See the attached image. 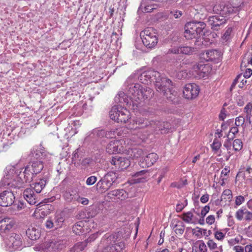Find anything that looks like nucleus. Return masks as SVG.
<instances>
[{"label":"nucleus","mask_w":252,"mask_h":252,"mask_svg":"<svg viewBox=\"0 0 252 252\" xmlns=\"http://www.w3.org/2000/svg\"><path fill=\"white\" fill-rule=\"evenodd\" d=\"M101 243L105 246L101 252H121L125 248V243L118 240L117 234H106L101 240Z\"/></svg>","instance_id":"1"},{"label":"nucleus","mask_w":252,"mask_h":252,"mask_svg":"<svg viewBox=\"0 0 252 252\" xmlns=\"http://www.w3.org/2000/svg\"><path fill=\"white\" fill-rule=\"evenodd\" d=\"M47 183L46 178L39 179L35 183L31 185V188L26 189L24 192L23 196L24 198L30 205H35L37 203V194L34 193L33 189L36 193L41 192L43 189L45 187Z\"/></svg>","instance_id":"2"},{"label":"nucleus","mask_w":252,"mask_h":252,"mask_svg":"<svg viewBox=\"0 0 252 252\" xmlns=\"http://www.w3.org/2000/svg\"><path fill=\"white\" fill-rule=\"evenodd\" d=\"M206 24L203 22H192L185 26L184 36L187 40H192L203 36L205 33Z\"/></svg>","instance_id":"3"},{"label":"nucleus","mask_w":252,"mask_h":252,"mask_svg":"<svg viewBox=\"0 0 252 252\" xmlns=\"http://www.w3.org/2000/svg\"><path fill=\"white\" fill-rule=\"evenodd\" d=\"M44 167L43 161L39 160L31 161L25 168L24 171L21 174L23 176V182L30 183L35 176L41 172Z\"/></svg>","instance_id":"4"},{"label":"nucleus","mask_w":252,"mask_h":252,"mask_svg":"<svg viewBox=\"0 0 252 252\" xmlns=\"http://www.w3.org/2000/svg\"><path fill=\"white\" fill-rule=\"evenodd\" d=\"M118 174L113 171H110L105 174L97 183L96 188L100 192L107 191L118 179Z\"/></svg>","instance_id":"5"},{"label":"nucleus","mask_w":252,"mask_h":252,"mask_svg":"<svg viewBox=\"0 0 252 252\" xmlns=\"http://www.w3.org/2000/svg\"><path fill=\"white\" fill-rule=\"evenodd\" d=\"M140 37L145 46L148 48H154L158 42L155 29L151 27L146 28L140 32Z\"/></svg>","instance_id":"6"},{"label":"nucleus","mask_w":252,"mask_h":252,"mask_svg":"<svg viewBox=\"0 0 252 252\" xmlns=\"http://www.w3.org/2000/svg\"><path fill=\"white\" fill-rule=\"evenodd\" d=\"M158 76V72L153 69L144 71L140 74L135 73L130 75L127 79V83L130 82L132 79H138L140 82L144 84H150L152 82H155L156 77Z\"/></svg>","instance_id":"7"},{"label":"nucleus","mask_w":252,"mask_h":252,"mask_svg":"<svg viewBox=\"0 0 252 252\" xmlns=\"http://www.w3.org/2000/svg\"><path fill=\"white\" fill-rule=\"evenodd\" d=\"M135 80L132 79V81L127 83L126 81V90L127 92V94L132 100V106L133 107H138L139 106V96L141 91V86L139 84L134 83Z\"/></svg>","instance_id":"8"},{"label":"nucleus","mask_w":252,"mask_h":252,"mask_svg":"<svg viewBox=\"0 0 252 252\" xmlns=\"http://www.w3.org/2000/svg\"><path fill=\"white\" fill-rule=\"evenodd\" d=\"M211 70V68L208 64L198 63L192 66L189 73L194 78L200 79L207 76Z\"/></svg>","instance_id":"9"},{"label":"nucleus","mask_w":252,"mask_h":252,"mask_svg":"<svg viewBox=\"0 0 252 252\" xmlns=\"http://www.w3.org/2000/svg\"><path fill=\"white\" fill-rule=\"evenodd\" d=\"M154 84L156 90L160 93L164 91H167L173 86L172 81L165 75L161 74L159 72L158 76L156 78Z\"/></svg>","instance_id":"10"},{"label":"nucleus","mask_w":252,"mask_h":252,"mask_svg":"<svg viewBox=\"0 0 252 252\" xmlns=\"http://www.w3.org/2000/svg\"><path fill=\"white\" fill-rule=\"evenodd\" d=\"M5 244L9 252L21 250L22 248L21 236L14 233H11L5 240Z\"/></svg>","instance_id":"11"},{"label":"nucleus","mask_w":252,"mask_h":252,"mask_svg":"<svg viewBox=\"0 0 252 252\" xmlns=\"http://www.w3.org/2000/svg\"><path fill=\"white\" fill-rule=\"evenodd\" d=\"M4 177L0 182V186L12 187L13 185L12 182L17 177L14 167L11 166L7 167L4 170Z\"/></svg>","instance_id":"12"},{"label":"nucleus","mask_w":252,"mask_h":252,"mask_svg":"<svg viewBox=\"0 0 252 252\" xmlns=\"http://www.w3.org/2000/svg\"><path fill=\"white\" fill-rule=\"evenodd\" d=\"M199 86L194 83L187 84L183 90V95L188 99H192L195 98L199 93Z\"/></svg>","instance_id":"13"},{"label":"nucleus","mask_w":252,"mask_h":252,"mask_svg":"<svg viewBox=\"0 0 252 252\" xmlns=\"http://www.w3.org/2000/svg\"><path fill=\"white\" fill-rule=\"evenodd\" d=\"M15 197L12 191L6 190L0 193V206L8 207L12 205Z\"/></svg>","instance_id":"14"},{"label":"nucleus","mask_w":252,"mask_h":252,"mask_svg":"<svg viewBox=\"0 0 252 252\" xmlns=\"http://www.w3.org/2000/svg\"><path fill=\"white\" fill-rule=\"evenodd\" d=\"M207 20L208 24L213 30H218L219 27L225 24L226 21L223 16L221 15L209 16Z\"/></svg>","instance_id":"15"},{"label":"nucleus","mask_w":252,"mask_h":252,"mask_svg":"<svg viewBox=\"0 0 252 252\" xmlns=\"http://www.w3.org/2000/svg\"><path fill=\"white\" fill-rule=\"evenodd\" d=\"M13 220L9 218H0V234L3 236L9 232L14 226Z\"/></svg>","instance_id":"16"},{"label":"nucleus","mask_w":252,"mask_h":252,"mask_svg":"<svg viewBox=\"0 0 252 252\" xmlns=\"http://www.w3.org/2000/svg\"><path fill=\"white\" fill-rule=\"evenodd\" d=\"M115 101L117 103H120L122 106L132 105V100L127 94L125 93L120 92L115 97Z\"/></svg>","instance_id":"17"},{"label":"nucleus","mask_w":252,"mask_h":252,"mask_svg":"<svg viewBox=\"0 0 252 252\" xmlns=\"http://www.w3.org/2000/svg\"><path fill=\"white\" fill-rule=\"evenodd\" d=\"M107 197L112 199L123 200L128 197V193L123 189H115L109 192Z\"/></svg>","instance_id":"18"},{"label":"nucleus","mask_w":252,"mask_h":252,"mask_svg":"<svg viewBox=\"0 0 252 252\" xmlns=\"http://www.w3.org/2000/svg\"><path fill=\"white\" fill-rule=\"evenodd\" d=\"M158 155L155 153H152L147 155L144 159L140 160V165L143 167H150L154 164L158 159Z\"/></svg>","instance_id":"19"},{"label":"nucleus","mask_w":252,"mask_h":252,"mask_svg":"<svg viewBox=\"0 0 252 252\" xmlns=\"http://www.w3.org/2000/svg\"><path fill=\"white\" fill-rule=\"evenodd\" d=\"M163 95L166 97L169 102L176 104L179 103V98L178 93L172 89V87L162 92Z\"/></svg>","instance_id":"20"},{"label":"nucleus","mask_w":252,"mask_h":252,"mask_svg":"<svg viewBox=\"0 0 252 252\" xmlns=\"http://www.w3.org/2000/svg\"><path fill=\"white\" fill-rule=\"evenodd\" d=\"M139 105L141 102L144 100H150L153 98L154 95V91L150 88L145 87L144 88H141L140 94H139Z\"/></svg>","instance_id":"21"},{"label":"nucleus","mask_w":252,"mask_h":252,"mask_svg":"<svg viewBox=\"0 0 252 252\" xmlns=\"http://www.w3.org/2000/svg\"><path fill=\"white\" fill-rule=\"evenodd\" d=\"M159 6L158 3H148L146 4L145 0H142L141 4L138 8V12L140 11L143 13L151 12L154 10L157 9Z\"/></svg>","instance_id":"22"},{"label":"nucleus","mask_w":252,"mask_h":252,"mask_svg":"<svg viewBox=\"0 0 252 252\" xmlns=\"http://www.w3.org/2000/svg\"><path fill=\"white\" fill-rule=\"evenodd\" d=\"M106 151L110 154L119 153L123 152L122 146L119 141H111L106 147Z\"/></svg>","instance_id":"23"},{"label":"nucleus","mask_w":252,"mask_h":252,"mask_svg":"<svg viewBox=\"0 0 252 252\" xmlns=\"http://www.w3.org/2000/svg\"><path fill=\"white\" fill-rule=\"evenodd\" d=\"M151 132L154 131H161V132H166L168 127H165V125H168V123L166 122H159L152 121L151 123Z\"/></svg>","instance_id":"24"},{"label":"nucleus","mask_w":252,"mask_h":252,"mask_svg":"<svg viewBox=\"0 0 252 252\" xmlns=\"http://www.w3.org/2000/svg\"><path fill=\"white\" fill-rule=\"evenodd\" d=\"M64 199L68 202H74L79 198V193L74 189H68L63 193Z\"/></svg>","instance_id":"25"},{"label":"nucleus","mask_w":252,"mask_h":252,"mask_svg":"<svg viewBox=\"0 0 252 252\" xmlns=\"http://www.w3.org/2000/svg\"><path fill=\"white\" fill-rule=\"evenodd\" d=\"M120 110L117 117V123H126L129 119V112L126 108H124V107L120 106Z\"/></svg>","instance_id":"26"},{"label":"nucleus","mask_w":252,"mask_h":252,"mask_svg":"<svg viewBox=\"0 0 252 252\" xmlns=\"http://www.w3.org/2000/svg\"><path fill=\"white\" fill-rule=\"evenodd\" d=\"M134 123L137 125L135 128H143L148 127L150 129V131L151 130L152 121H150L143 118H138L134 120Z\"/></svg>","instance_id":"27"},{"label":"nucleus","mask_w":252,"mask_h":252,"mask_svg":"<svg viewBox=\"0 0 252 252\" xmlns=\"http://www.w3.org/2000/svg\"><path fill=\"white\" fill-rule=\"evenodd\" d=\"M26 235L32 240H36L40 237V230L34 227L29 228L26 230Z\"/></svg>","instance_id":"28"},{"label":"nucleus","mask_w":252,"mask_h":252,"mask_svg":"<svg viewBox=\"0 0 252 252\" xmlns=\"http://www.w3.org/2000/svg\"><path fill=\"white\" fill-rule=\"evenodd\" d=\"M203 56L206 61H215L219 58V54L216 50H207Z\"/></svg>","instance_id":"29"},{"label":"nucleus","mask_w":252,"mask_h":252,"mask_svg":"<svg viewBox=\"0 0 252 252\" xmlns=\"http://www.w3.org/2000/svg\"><path fill=\"white\" fill-rule=\"evenodd\" d=\"M106 131L103 129L95 128L93 130L90 136L91 138L99 139L105 137Z\"/></svg>","instance_id":"30"},{"label":"nucleus","mask_w":252,"mask_h":252,"mask_svg":"<svg viewBox=\"0 0 252 252\" xmlns=\"http://www.w3.org/2000/svg\"><path fill=\"white\" fill-rule=\"evenodd\" d=\"M234 12L237 13L244 6L243 0H231V3H229Z\"/></svg>","instance_id":"31"},{"label":"nucleus","mask_w":252,"mask_h":252,"mask_svg":"<svg viewBox=\"0 0 252 252\" xmlns=\"http://www.w3.org/2000/svg\"><path fill=\"white\" fill-rule=\"evenodd\" d=\"M234 14L236 13L234 12V9L232 8L230 4H223L221 16H223V17L225 18V17H227V16Z\"/></svg>","instance_id":"32"},{"label":"nucleus","mask_w":252,"mask_h":252,"mask_svg":"<svg viewBox=\"0 0 252 252\" xmlns=\"http://www.w3.org/2000/svg\"><path fill=\"white\" fill-rule=\"evenodd\" d=\"M65 220L64 215L63 213L57 214L55 217V229L61 228Z\"/></svg>","instance_id":"33"},{"label":"nucleus","mask_w":252,"mask_h":252,"mask_svg":"<svg viewBox=\"0 0 252 252\" xmlns=\"http://www.w3.org/2000/svg\"><path fill=\"white\" fill-rule=\"evenodd\" d=\"M244 112L246 113V119L250 124L252 123V103L249 102L244 108Z\"/></svg>","instance_id":"34"},{"label":"nucleus","mask_w":252,"mask_h":252,"mask_svg":"<svg viewBox=\"0 0 252 252\" xmlns=\"http://www.w3.org/2000/svg\"><path fill=\"white\" fill-rule=\"evenodd\" d=\"M87 246V242H81L75 244L70 249V252H80Z\"/></svg>","instance_id":"35"},{"label":"nucleus","mask_w":252,"mask_h":252,"mask_svg":"<svg viewBox=\"0 0 252 252\" xmlns=\"http://www.w3.org/2000/svg\"><path fill=\"white\" fill-rule=\"evenodd\" d=\"M192 233L197 237L201 238L202 235L208 237L212 233V232L211 230H209L208 234H206V229L196 227V229H192Z\"/></svg>","instance_id":"36"},{"label":"nucleus","mask_w":252,"mask_h":252,"mask_svg":"<svg viewBox=\"0 0 252 252\" xmlns=\"http://www.w3.org/2000/svg\"><path fill=\"white\" fill-rule=\"evenodd\" d=\"M128 152L130 157L133 159L138 158L143 155L142 150L138 148L131 149Z\"/></svg>","instance_id":"37"},{"label":"nucleus","mask_w":252,"mask_h":252,"mask_svg":"<svg viewBox=\"0 0 252 252\" xmlns=\"http://www.w3.org/2000/svg\"><path fill=\"white\" fill-rule=\"evenodd\" d=\"M43 249L47 251V252H51L56 249L55 247V243L53 241H46L41 246Z\"/></svg>","instance_id":"38"},{"label":"nucleus","mask_w":252,"mask_h":252,"mask_svg":"<svg viewBox=\"0 0 252 252\" xmlns=\"http://www.w3.org/2000/svg\"><path fill=\"white\" fill-rule=\"evenodd\" d=\"M120 106L115 105L112 107L111 110L109 112V116L111 119L114 120L115 122L117 121V117L119 115L120 111Z\"/></svg>","instance_id":"39"},{"label":"nucleus","mask_w":252,"mask_h":252,"mask_svg":"<svg viewBox=\"0 0 252 252\" xmlns=\"http://www.w3.org/2000/svg\"><path fill=\"white\" fill-rule=\"evenodd\" d=\"M133 176L139 178L140 180H145L150 176V172L148 170L144 169L135 172Z\"/></svg>","instance_id":"40"},{"label":"nucleus","mask_w":252,"mask_h":252,"mask_svg":"<svg viewBox=\"0 0 252 252\" xmlns=\"http://www.w3.org/2000/svg\"><path fill=\"white\" fill-rule=\"evenodd\" d=\"M83 222L79 221L75 223L72 227V231L76 235H80L84 232L83 228Z\"/></svg>","instance_id":"41"},{"label":"nucleus","mask_w":252,"mask_h":252,"mask_svg":"<svg viewBox=\"0 0 252 252\" xmlns=\"http://www.w3.org/2000/svg\"><path fill=\"white\" fill-rule=\"evenodd\" d=\"M196 50H194V47L189 46H181L180 54L185 55H191Z\"/></svg>","instance_id":"42"},{"label":"nucleus","mask_w":252,"mask_h":252,"mask_svg":"<svg viewBox=\"0 0 252 252\" xmlns=\"http://www.w3.org/2000/svg\"><path fill=\"white\" fill-rule=\"evenodd\" d=\"M232 31L233 29L232 27L227 28L221 37L222 40L223 42H227L231 39Z\"/></svg>","instance_id":"43"},{"label":"nucleus","mask_w":252,"mask_h":252,"mask_svg":"<svg viewBox=\"0 0 252 252\" xmlns=\"http://www.w3.org/2000/svg\"><path fill=\"white\" fill-rule=\"evenodd\" d=\"M232 198L231 191L230 189H225L221 196V200H225L230 201Z\"/></svg>","instance_id":"44"},{"label":"nucleus","mask_w":252,"mask_h":252,"mask_svg":"<svg viewBox=\"0 0 252 252\" xmlns=\"http://www.w3.org/2000/svg\"><path fill=\"white\" fill-rule=\"evenodd\" d=\"M121 131L120 128H117L116 130H111L110 131H106L105 137L107 138H113L116 137L117 135H119Z\"/></svg>","instance_id":"45"},{"label":"nucleus","mask_w":252,"mask_h":252,"mask_svg":"<svg viewBox=\"0 0 252 252\" xmlns=\"http://www.w3.org/2000/svg\"><path fill=\"white\" fill-rule=\"evenodd\" d=\"M183 217L182 218L183 220L187 223H192L193 215L191 212H188L184 213L183 214Z\"/></svg>","instance_id":"46"},{"label":"nucleus","mask_w":252,"mask_h":252,"mask_svg":"<svg viewBox=\"0 0 252 252\" xmlns=\"http://www.w3.org/2000/svg\"><path fill=\"white\" fill-rule=\"evenodd\" d=\"M233 147L235 151H239L243 147V142L241 139H236L234 140L233 143Z\"/></svg>","instance_id":"47"},{"label":"nucleus","mask_w":252,"mask_h":252,"mask_svg":"<svg viewBox=\"0 0 252 252\" xmlns=\"http://www.w3.org/2000/svg\"><path fill=\"white\" fill-rule=\"evenodd\" d=\"M245 118H243V117L240 116L236 118L235 124L238 127L241 126L244 129L246 127V125H245Z\"/></svg>","instance_id":"48"},{"label":"nucleus","mask_w":252,"mask_h":252,"mask_svg":"<svg viewBox=\"0 0 252 252\" xmlns=\"http://www.w3.org/2000/svg\"><path fill=\"white\" fill-rule=\"evenodd\" d=\"M123 159H124V158L116 156L113 157L111 160V163L112 165L119 167L120 164H122L121 162Z\"/></svg>","instance_id":"49"},{"label":"nucleus","mask_w":252,"mask_h":252,"mask_svg":"<svg viewBox=\"0 0 252 252\" xmlns=\"http://www.w3.org/2000/svg\"><path fill=\"white\" fill-rule=\"evenodd\" d=\"M202 36H199L198 38H196L194 42V50L204 47L203 42Z\"/></svg>","instance_id":"50"},{"label":"nucleus","mask_w":252,"mask_h":252,"mask_svg":"<svg viewBox=\"0 0 252 252\" xmlns=\"http://www.w3.org/2000/svg\"><path fill=\"white\" fill-rule=\"evenodd\" d=\"M223 5V3H218L215 4L213 7V11L214 13L221 15Z\"/></svg>","instance_id":"51"},{"label":"nucleus","mask_w":252,"mask_h":252,"mask_svg":"<svg viewBox=\"0 0 252 252\" xmlns=\"http://www.w3.org/2000/svg\"><path fill=\"white\" fill-rule=\"evenodd\" d=\"M182 15V11L178 10H173L170 11L169 16L170 18L174 17L175 19H177L180 18Z\"/></svg>","instance_id":"52"},{"label":"nucleus","mask_w":252,"mask_h":252,"mask_svg":"<svg viewBox=\"0 0 252 252\" xmlns=\"http://www.w3.org/2000/svg\"><path fill=\"white\" fill-rule=\"evenodd\" d=\"M180 50H181V45L179 46H174L171 47L168 50L167 52L168 54H180Z\"/></svg>","instance_id":"53"},{"label":"nucleus","mask_w":252,"mask_h":252,"mask_svg":"<svg viewBox=\"0 0 252 252\" xmlns=\"http://www.w3.org/2000/svg\"><path fill=\"white\" fill-rule=\"evenodd\" d=\"M246 208H242L241 209L238 210L236 213V218L239 220H241L243 218V215L245 214Z\"/></svg>","instance_id":"54"},{"label":"nucleus","mask_w":252,"mask_h":252,"mask_svg":"<svg viewBox=\"0 0 252 252\" xmlns=\"http://www.w3.org/2000/svg\"><path fill=\"white\" fill-rule=\"evenodd\" d=\"M97 181V177L95 176H91L86 180V184L88 186L94 185Z\"/></svg>","instance_id":"55"},{"label":"nucleus","mask_w":252,"mask_h":252,"mask_svg":"<svg viewBox=\"0 0 252 252\" xmlns=\"http://www.w3.org/2000/svg\"><path fill=\"white\" fill-rule=\"evenodd\" d=\"M221 146V143L216 139H214L211 147L213 150L218 151Z\"/></svg>","instance_id":"56"},{"label":"nucleus","mask_w":252,"mask_h":252,"mask_svg":"<svg viewBox=\"0 0 252 252\" xmlns=\"http://www.w3.org/2000/svg\"><path fill=\"white\" fill-rule=\"evenodd\" d=\"M79 157L77 152H75L73 153L72 157V162L74 164H79L80 162V159H79Z\"/></svg>","instance_id":"57"},{"label":"nucleus","mask_w":252,"mask_h":252,"mask_svg":"<svg viewBox=\"0 0 252 252\" xmlns=\"http://www.w3.org/2000/svg\"><path fill=\"white\" fill-rule=\"evenodd\" d=\"M225 236V234L220 231H217L215 233V237L218 240H222Z\"/></svg>","instance_id":"58"},{"label":"nucleus","mask_w":252,"mask_h":252,"mask_svg":"<svg viewBox=\"0 0 252 252\" xmlns=\"http://www.w3.org/2000/svg\"><path fill=\"white\" fill-rule=\"evenodd\" d=\"M207 244L211 250H214L217 248V244L213 240L209 239Z\"/></svg>","instance_id":"59"},{"label":"nucleus","mask_w":252,"mask_h":252,"mask_svg":"<svg viewBox=\"0 0 252 252\" xmlns=\"http://www.w3.org/2000/svg\"><path fill=\"white\" fill-rule=\"evenodd\" d=\"M179 226H180L177 224L175 225V227H176V229L175 231L177 234L182 235L184 232L185 226L183 224L180 227H179Z\"/></svg>","instance_id":"60"},{"label":"nucleus","mask_w":252,"mask_h":252,"mask_svg":"<svg viewBox=\"0 0 252 252\" xmlns=\"http://www.w3.org/2000/svg\"><path fill=\"white\" fill-rule=\"evenodd\" d=\"M121 163L122 164H120V165L118 167L119 168H121V169H124V168H127V167L129 166V165L130 164L129 161H128V160L127 159H126L125 158H124V159H123Z\"/></svg>","instance_id":"61"},{"label":"nucleus","mask_w":252,"mask_h":252,"mask_svg":"<svg viewBox=\"0 0 252 252\" xmlns=\"http://www.w3.org/2000/svg\"><path fill=\"white\" fill-rule=\"evenodd\" d=\"M242 78V74H239L237 76L236 78L234 80L232 84H231L230 90V91H232L234 88L235 87L237 83L239 81V79H241Z\"/></svg>","instance_id":"62"},{"label":"nucleus","mask_w":252,"mask_h":252,"mask_svg":"<svg viewBox=\"0 0 252 252\" xmlns=\"http://www.w3.org/2000/svg\"><path fill=\"white\" fill-rule=\"evenodd\" d=\"M199 250L200 252H207V249L206 245L203 241H201L199 244Z\"/></svg>","instance_id":"63"},{"label":"nucleus","mask_w":252,"mask_h":252,"mask_svg":"<svg viewBox=\"0 0 252 252\" xmlns=\"http://www.w3.org/2000/svg\"><path fill=\"white\" fill-rule=\"evenodd\" d=\"M204 47L210 46L213 42V40L208 37H202Z\"/></svg>","instance_id":"64"}]
</instances>
